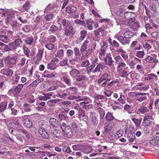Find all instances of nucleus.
Instances as JSON below:
<instances>
[{
    "instance_id": "f257e3e1",
    "label": "nucleus",
    "mask_w": 159,
    "mask_h": 159,
    "mask_svg": "<svg viewBox=\"0 0 159 159\" xmlns=\"http://www.w3.org/2000/svg\"><path fill=\"white\" fill-rule=\"evenodd\" d=\"M114 59L116 61V63L117 65L116 67L117 71H121V70L123 69L126 70L128 68V67H126V64L120 56L119 55L115 57Z\"/></svg>"
},
{
    "instance_id": "f03ea898",
    "label": "nucleus",
    "mask_w": 159,
    "mask_h": 159,
    "mask_svg": "<svg viewBox=\"0 0 159 159\" xmlns=\"http://www.w3.org/2000/svg\"><path fill=\"white\" fill-rule=\"evenodd\" d=\"M0 12H2V17L5 15L7 16L6 19V22L8 24L10 23L13 18L14 17L13 11L11 10H7L4 11L3 9H1L0 10Z\"/></svg>"
},
{
    "instance_id": "7ed1b4c3",
    "label": "nucleus",
    "mask_w": 159,
    "mask_h": 159,
    "mask_svg": "<svg viewBox=\"0 0 159 159\" xmlns=\"http://www.w3.org/2000/svg\"><path fill=\"white\" fill-rule=\"evenodd\" d=\"M59 60L57 58L54 57L51 61L50 63L47 66V68L50 70L55 69L57 67V64L58 63Z\"/></svg>"
},
{
    "instance_id": "20e7f679",
    "label": "nucleus",
    "mask_w": 159,
    "mask_h": 159,
    "mask_svg": "<svg viewBox=\"0 0 159 159\" xmlns=\"http://www.w3.org/2000/svg\"><path fill=\"white\" fill-rule=\"evenodd\" d=\"M120 32H119L118 34H116L115 36V38H116L122 44H128L129 43V40L127 38L125 37L124 36H120L118 34H120Z\"/></svg>"
},
{
    "instance_id": "39448f33",
    "label": "nucleus",
    "mask_w": 159,
    "mask_h": 159,
    "mask_svg": "<svg viewBox=\"0 0 159 159\" xmlns=\"http://www.w3.org/2000/svg\"><path fill=\"white\" fill-rule=\"evenodd\" d=\"M29 116L25 115L22 117L23 119V123L25 127L28 128H30L32 126V122L30 120L29 118Z\"/></svg>"
},
{
    "instance_id": "423d86ee",
    "label": "nucleus",
    "mask_w": 159,
    "mask_h": 159,
    "mask_svg": "<svg viewBox=\"0 0 159 159\" xmlns=\"http://www.w3.org/2000/svg\"><path fill=\"white\" fill-rule=\"evenodd\" d=\"M17 58V57L15 56L12 57H8L6 59L7 65L9 68H12L13 65L16 64Z\"/></svg>"
},
{
    "instance_id": "0eeeda50",
    "label": "nucleus",
    "mask_w": 159,
    "mask_h": 159,
    "mask_svg": "<svg viewBox=\"0 0 159 159\" xmlns=\"http://www.w3.org/2000/svg\"><path fill=\"white\" fill-rule=\"evenodd\" d=\"M64 135L67 138H70L73 136V132L70 127L67 126L63 130Z\"/></svg>"
},
{
    "instance_id": "6e6552de",
    "label": "nucleus",
    "mask_w": 159,
    "mask_h": 159,
    "mask_svg": "<svg viewBox=\"0 0 159 159\" xmlns=\"http://www.w3.org/2000/svg\"><path fill=\"white\" fill-rule=\"evenodd\" d=\"M39 134L43 138L48 139L49 137V135L48 133L46 131L45 129L40 126L38 130Z\"/></svg>"
},
{
    "instance_id": "1a4fd4ad",
    "label": "nucleus",
    "mask_w": 159,
    "mask_h": 159,
    "mask_svg": "<svg viewBox=\"0 0 159 159\" xmlns=\"http://www.w3.org/2000/svg\"><path fill=\"white\" fill-rule=\"evenodd\" d=\"M104 30V29L102 28H100L95 30L94 32V34L95 37H94L93 39L94 40L98 41L100 37V33H102Z\"/></svg>"
},
{
    "instance_id": "9d476101",
    "label": "nucleus",
    "mask_w": 159,
    "mask_h": 159,
    "mask_svg": "<svg viewBox=\"0 0 159 159\" xmlns=\"http://www.w3.org/2000/svg\"><path fill=\"white\" fill-rule=\"evenodd\" d=\"M113 123L112 122H106L104 125V130L105 132H108L113 128Z\"/></svg>"
},
{
    "instance_id": "9b49d317",
    "label": "nucleus",
    "mask_w": 159,
    "mask_h": 159,
    "mask_svg": "<svg viewBox=\"0 0 159 159\" xmlns=\"http://www.w3.org/2000/svg\"><path fill=\"white\" fill-rule=\"evenodd\" d=\"M96 45L95 43H94L92 44L91 46L90 47L85 51L84 57H87L93 51H94L96 49Z\"/></svg>"
},
{
    "instance_id": "f8f14e48",
    "label": "nucleus",
    "mask_w": 159,
    "mask_h": 159,
    "mask_svg": "<svg viewBox=\"0 0 159 159\" xmlns=\"http://www.w3.org/2000/svg\"><path fill=\"white\" fill-rule=\"evenodd\" d=\"M89 43V40H85L84 43L82 44L81 49H80V51L82 53V55H83V56L84 57V54L85 53V51H86L87 50L88 46Z\"/></svg>"
},
{
    "instance_id": "ddd939ff",
    "label": "nucleus",
    "mask_w": 159,
    "mask_h": 159,
    "mask_svg": "<svg viewBox=\"0 0 159 159\" xmlns=\"http://www.w3.org/2000/svg\"><path fill=\"white\" fill-rule=\"evenodd\" d=\"M152 120V118L151 116L147 115L145 116L144 118L143 122L146 126H149L153 124V123L150 120Z\"/></svg>"
},
{
    "instance_id": "4468645a",
    "label": "nucleus",
    "mask_w": 159,
    "mask_h": 159,
    "mask_svg": "<svg viewBox=\"0 0 159 159\" xmlns=\"http://www.w3.org/2000/svg\"><path fill=\"white\" fill-rule=\"evenodd\" d=\"M53 134L57 138H61L64 135L63 130L56 129L53 131Z\"/></svg>"
},
{
    "instance_id": "2eb2a0df",
    "label": "nucleus",
    "mask_w": 159,
    "mask_h": 159,
    "mask_svg": "<svg viewBox=\"0 0 159 159\" xmlns=\"http://www.w3.org/2000/svg\"><path fill=\"white\" fill-rule=\"evenodd\" d=\"M141 63L142 61L140 59L135 57L129 63V65L130 66L132 67L138 64H141Z\"/></svg>"
},
{
    "instance_id": "dca6fc26",
    "label": "nucleus",
    "mask_w": 159,
    "mask_h": 159,
    "mask_svg": "<svg viewBox=\"0 0 159 159\" xmlns=\"http://www.w3.org/2000/svg\"><path fill=\"white\" fill-rule=\"evenodd\" d=\"M123 30L124 31H125L123 35L126 38H130L131 37L134 35V33L131 31H129L128 28H124Z\"/></svg>"
},
{
    "instance_id": "f3484780",
    "label": "nucleus",
    "mask_w": 159,
    "mask_h": 159,
    "mask_svg": "<svg viewBox=\"0 0 159 159\" xmlns=\"http://www.w3.org/2000/svg\"><path fill=\"white\" fill-rule=\"evenodd\" d=\"M1 73L7 76H11L13 74V71L9 69H4L1 70Z\"/></svg>"
},
{
    "instance_id": "a211bd4d",
    "label": "nucleus",
    "mask_w": 159,
    "mask_h": 159,
    "mask_svg": "<svg viewBox=\"0 0 159 159\" xmlns=\"http://www.w3.org/2000/svg\"><path fill=\"white\" fill-rule=\"evenodd\" d=\"M106 65H108L109 66H111L114 62V61L112 60L111 57L109 56H107L104 59Z\"/></svg>"
},
{
    "instance_id": "6ab92c4d",
    "label": "nucleus",
    "mask_w": 159,
    "mask_h": 159,
    "mask_svg": "<svg viewBox=\"0 0 159 159\" xmlns=\"http://www.w3.org/2000/svg\"><path fill=\"white\" fill-rule=\"evenodd\" d=\"M145 60L148 63L154 62L155 64L158 62V61L155 58L153 57L150 55H148L147 57L145 58Z\"/></svg>"
},
{
    "instance_id": "aec40b11",
    "label": "nucleus",
    "mask_w": 159,
    "mask_h": 159,
    "mask_svg": "<svg viewBox=\"0 0 159 159\" xmlns=\"http://www.w3.org/2000/svg\"><path fill=\"white\" fill-rule=\"evenodd\" d=\"M49 122L50 125L52 127H56L59 125L58 121L54 118H50Z\"/></svg>"
},
{
    "instance_id": "412c9836",
    "label": "nucleus",
    "mask_w": 159,
    "mask_h": 159,
    "mask_svg": "<svg viewBox=\"0 0 159 159\" xmlns=\"http://www.w3.org/2000/svg\"><path fill=\"white\" fill-rule=\"evenodd\" d=\"M148 111V108L145 106H142L137 111L138 114H144Z\"/></svg>"
},
{
    "instance_id": "4be33fe9",
    "label": "nucleus",
    "mask_w": 159,
    "mask_h": 159,
    "mask_svg": "<svg viewBox=\"0 0 159 159\" xmlns=\"http://www.w3.org/2000/svg\"><path fill=\"white\" fill-rule=\"evenodd\" d=\"M60 75L63 76V78L65 83L68 85L70 86L71 84L70 80L68 78L67 76L66 75L65 73L61 72Z\"/></svg>"
},
{
    "instance_id": "5701e85b",
    "label": "nucleus",
    "mask_w": 159,
    "mask_h": 159,
    "mask_svg": "<svg viewBox=\"0 0 159 159\" xmlns=\"http://www.w3.org/2000/svg\"><path fill=\"white\" fill-rule=\"evenodd\" d=\"M76 10V7L71 6L66 7V12L68 13H74Z\"/></svg>"
},
{
    "instance_id": "b1692460",
    "label": "nucleus",
    "mask_w": 159,
    "mask_h": 159,
    "mask_svg": "<svg viewBox=\"0 0 159 159\" xmlns=\"http://www.w3.org/2000/svg\"><path fill=\"white\" fill-rule=\"evenodd\" d=\"M7 103V102H2L0 103V112L4 111L6 109Z\"/></svg>"
},
{
    "instance_id": "393cba45",
    "label": "nucleus",
    "mask_w": 159,
    "mask_h": 159,
    "mask_svg": "<svg viewBox=\"0 0 159 159\" xmlns=\"http://www.w3.org/2000/svg\"><path fill=\"white\" fill-rule=\"evenodd\" d=\"M73 28L72 26L67 27L65 31V34L66 36H69L73 33Z\"/></svg>"
},
{
    "instance_id": "a878e982",
    "label": "nucleus",
    "mask_w": 159,
    "mask_h": 159,
    "mask_svg": "<svg viewBox=\"0 0 159 159\" xmlns=\"http://www.w3.org/2000/svg\"><path fill=\"white\" fill-rule=\"evenodd\" d=\"M70 74L72 77H75L80 74L79 71L76 69H73L70 71Z\"/></svg>"
},
{
    "instance_id": "bb28decb",
    "label": "nucleus",
    "mask_w": 159,
    "mask_h": 159,
    "mask_svg": "<svg viewBox=\"0 0 159 159\" xmlns=\"http://www.w3.org/2000/svg\"><path fill=\"white\" fill-rule=\"evenodd\" d=\"M43 51L42 50H39L37 54V58L35 60L36 61L41 60L43 53Z\"/></svg>"
},
{
    "instance_id": "cd10ccee",
    "label": "nucleus",
    "mask_w": 159,
    "mask_h": 159,
    "mask_svg": "<svg viewBox=\"0 0 159 159\" xmlns=\"http://www.w3.org/2000/svg\"><path fill=\"white\" fill-rule=\"evenodd\" d=\"M43 18L41 16H37L35 19V22L37 25L39 24V25H42V23H43Z\"/></svg>"
},
{
    "instance_id": "c85d7f7f",
    "label": "nucleus",
    "mask_w": 159,
    "mask_h": 159,
    "mask_svg": "<svg viewBox=\"0 0 159 159\" xmlns=\"http://www.w3.org/2000/svg\"><path fill=\"white\" fill-rule=\"evenodd\" d=\"M106 119L108 121H111L114 119V117L113 116L112 114L110 112L107 113L105 116Z\"/></svg>"
},
{
    "instance_id": "c756f323",
    "label": "nucleus",
    "mask_w": 159,
    "mask_h": 159,
    "mask_svg": "<svg viewBox=\"0 0 159 159\" xmlns=\"http://www.w3.org/2000/svg\"><path fill=\"white\" fill-rule=\"evenodd\" d=\"M0 40L6 43L9 42V39L6 35H0Z\"/></svg>"
},
{
    "instance_id": "7c9ffc66",
    "label": "nucleus",
    "mask_w": 159,
    "mask_h": 159,
    "mask_svg": "<svg viewBox=\"0 0 159 159\" xmlns=\"http://www.w3.org/2000/svg\"><path fill=\"white\" fill-rule=\"evenodd\" d=\"M144 51H137L135 53V56L139 58H143L145 55Z\"/></svg>"
},
{
    "instance_id": "2f4dec72",
    "label": "nucleus",
    "mask_w": 159,
    "mask_h": 159,
    "mask_svg": "<svg viewBox=\"0 0 159 159\" xmlns=\"http://www.w3.org/2000/svg\"><path fill=\"white\" fill-rule=\"evenodd\" d=\"M64 54V51L62 49H59L57 51L55 56L59 58L62 57H63Z\"/></svg>"
},
{
    "instance_id": "473e14b6",
    "label": "nucleus",
    "mask_w": 159,
    "mask_h": 159,
    "mask_svg": "<svg viewBox=\"0 0 159 159\" xmlns=\"http://www.w3.org/2000/svg\"><path fill=\"white\" fill-rule=\"evenodd\" d=\"M31 105L29 104L25 103L23 107V109L25 111L27 112H29L31 110Z\"/></svg>"
},
{
    "instance_id": "72a5a7b5",
    "label": "nucleus",
    "mask_w": 159,
    "mask_h": 159,
    "mask_svg": "<svg viewBox=\"0 0 159 159\" xmlns=\"http://www.w3.org/2000/svg\"><path fill=\"white\" fill-rule=\"evenodd\" d=\"M103 69V66L100 63H99L97 65L95 68L93 70V72L94 73L97 72H100L101 70H102Z\"/></svg>"
},
{
    "instance_id": "f704fd0d",
    "label": "nucleus",
    "mask_w": 159,
    "mask_h": 159,
    "mask_svg": "<svg viewBox=\"0 0 159 159\" xmlns=\"http://www.w3.org/2000/svg\"><path fill=\"white\" fill-rule=\"evenodd\" d=\"M45 95H46L45 93H43V96H39L38 98L39 100L40 101H46L48 99H50V98H48V97L47 96Z\"/></svg>"
},
{
    "instance_id": "c9c22d12",
    "label": "nucleus",
    "mask_w": 159,
    "mask_h": 159,
    "mask_svg": "<svg viewBox=\"0 0 159 159\" xmlns=\"http://www.w3.org/2000/svg\"><path fill=\"white\" fill-rule=\"evenodd\" d=\"M76 90V89L75 87H70L68 89H66L63 91L64 92H66L67 93H69V95L70 94V93H71V91H72L73 92H75Z\"/></svg>"
},
{
    "instance_id": "e433bc0d",
    "label": "nucleus",
    "mask_w": 159,
    "mask_h": 159,
    "mask_svg": "<svg viewBox=\"0 0 159 159\" xmlns=\"http://www.w3.org/2000/svg\"><path fill=\"white\" fill-rule=\"evenodd\" d=\"M23 87V84H20L18 85L15 89V92L16 93H19Z\"/></svg>"
},
{
    "instance_id": "4c0bfd02",
    "label": "nucleus",
    "mask_w": 159,
    "mask_h": 159,
    "mask_svg": "<svg viewBox=\"0 0 159 159\" xmlns=\"http://www.w3.org/2000/svg\"><path fill=\"white\" fill-rule=\"evenodd\" d=\"M125 70H121V71H117L119 73L120 75L122 77H125L127 75V72Z\"/></svg>"
},
{
    "instance_id": "58836bf2",
    "label": "nucleus",
    "mask_w": 159,
    "mask_h": 159,
    "mask_svg": "<svg viewBox=\"0 0 159 159\" xmlns=\"http://www.w3.org/2000/svg\"><path fill=\"white\" fill-rule=\"evenodd\" d=\"M9 46L10 50H15L17 48V46L14 42L9 43Z\"/></svg>"
},
{
    "instance_id": "ea45409f",
    "label": "nucleus",
    "mask_w": 159,
    "mask_h": 159,
    "mask_svg": "<svg viewBox=\"0 0 159 159\" xmlns=\"http://www.w3.org/2000/svg\"><path fill=\"white\" fill-rule=\"evenodd\" d=\"M14 42L15 43L17 47H21L22 46L23 42L20 39H16Z\"/></svg>"
},
{
    "instance_id": "a19ab883",
    "label": "nucleus",
    "mask_w": 159,
    "mask_h": 159,
    "mask_svg": "<svg viewBox=\"0 0 159 159\" xmlns=\"http://www.w3.org/2000/svg\"><path fill=\"white\" fill-rule=\"evenodd\" d=\"M156 76H157L154 74H148V75L147 76L145 77V80H152L154 79L153 77Z\"/></svg>"
},
{
    "instance_id": "79ce46f5",
    "label": "nucleus",
    "mask_w": 159,
    "mask_h": 159,
    "mask_svg": "<svg viewBox=\"0 0 159 159\" xmlns=\"http://www.w3.org/2000/svg\"><path fill=\"white\" fill-rule=\"evenodd\" d=\"M45 47L49 50H51L54 49V45L51 43H47L45 44Z\"/></svg>"
},
{
    "instance_id": "37998d69",
    "label": "nucleus",
    "mask_w": 159,
    "mask_h": 159,
    "mask_svg": "<svg viewBox=\"0 0 159 159\" xmlns=\"http://www.w3.org/2000/svg\"><path fill=\"white\" fill-rule=\"evenodd\" d=\"M132 120L136 124V127H139V126L141 122L140 120L133 118L132 119Z\"/></svg>"
},
{
    "instance_id": "c03bdc74",
    "label": "nucleus",
    "mask_w": 159,
    "mask_h": 159,
    "mask_svg": "<svg viewBox=\"0 0 159 159\" xmlns=\"http://www.w3.org/2000/svg\"><path fill=\"white\" fill-rule=\"evenodd\" d=\"M61 66L63 67L64 66L67 65L68 64V60L67 59H64L61 61L59 63Z\"/></svg>"
},
{
    "instance_id": "a18cd8bd",
    "label": "nucleus",
    "mask_w": 159,
    "mask_h": 159,
    "mask_svg": "<svg viewBox=\"0 0 159 159\" xmlns=\"http://www.w3.org/2000/svg\"><path fill=\"white\" fill-rule=\"evenodd\" d=\"M80 39L81 40H83L87 35L86 31L84 30H82L80 32Z\"/></svg>"
},
{
    "instance_id": "49530a36",
    "label": "nucleus",
    "mask_w": 159,
    "mask_h": 159,
    "mask_svg": "<svg viewBox=\"0 0 159 159\" xmlns=\"http://www.w3.org/2000/svg\"><path fill=\"white\" fill-rule=\"evenodd\" d=\"M53 17V15L52 14H49L45 16V18L47 21H49L52 20Z\"/></svg>"
},
{
    "instance_id": "de8ad7c7",
    "label": "nucleus",
    "mask_w": 159,
    "mask_h": 159,
    "mask_svg": "<svg viewBox=\"0 0 159 159\" xmlns=\"http://www.w3.org/2000/svg\"><path fill=\"white\" fill-rule=\"evenodd\" d=\"M143 48L147 50H150L152 48V46L147 43H145L143 44Z\"/></svg>"
},
{
    "instance_id": "09e8293b",
    "label": "nucleus",
    "mask_w": 159,
    "mask_h": 159,
    "mask_svg": "<svg viewBox=\"0 0 159 159\" xmlns=\"http://www.w3.org/2000/svg\"><path fill=\"white\" fill-rule=\"evenodd\" d=\"M86 78L85 75H80L77 76L76 80L78 81H80L85 79Z\"/></svg>"
},
{
    "instance_id": "8fccbe9b",
    "label": "nucleus",
    "mask_w": 159,
    "mask_h": 159,
    "mask_svg": "<svg viewBox=\"0 0 159 159\" xmlns=\"http://www.w3.org/2000/svg\"><path fill=\"white\" fill-rule=\"evenodd\" d=\"M30 7V3L28 2H26L23 5V8L24 10L25 11L28 10Z\"/></svg>"
},
{
    "instance_id": "3c124183",
    "label": "nucleus",
    "mask_w": 159,
    "mask_h": 159,
    "mask_svg": "<svg viewBox=\"0 0 159 159\" xmlns=\"http://www.w3.org/2000/svg\"><path fill=\"white\" fill-rule=\"evenodd\" d=\"M25 41L26 44L30 45L33 42V39L32 37H29L25 39Z\"/></svg>"
},
{
    "instance_id": "603ef678",
    "label": "nucleus",
    "mask_w": 159,
    "mask_h": 159,
    "mask_svg": "<svg viewBox=\"0 0 159 159\" xmlns=\"http://www.w3.org/2000/svg\"><path fill=\"white\" fill-rule=\"evenodd\" d=\"M112 93L113 92L111 90H106V91L104 92L103 94L107 97H109L111 95Z\"/></svg>"
},
{
    "instance_id": "864d4df0",
    "label": "nucleus",
    "mask_w": 159,
    "mask_h": 159,
    "mask_svg": "<svg viewBox=\"0 0 159 159\" xmlns=\"http://www.w3.org/2000/svg\"><path fill=\"white\" fill-rule=\"evenodd\" d=\"M22 30L25 32H29L30 31V27L29 25H25L22 28Z\"/></svg>"
},
{
    "instance_id": "5fc2aeb1",
    "label": "nucleus",
    "mask_w": 159,
    "mask_h": 159,
    "mask_svg": "<svg viewBox=\"0 0 159 159\" xmlns=\"http://www.w3.org/2000/svg\"><path fill=\"white\" fill-rule=\"evenodd\" d=\"M135 21V19L133 18H131L128 20V25H129L130 26H132L133 25V23Z\"/></svg>"
},
{
    "instance_id": "6e6d98bb",
    "label": "nucleus",
    "mask_w": 159,
    "mask_h": 159,
    "mask_svg": "<svg viewBox=\"0 0 159 159\" xmlns=\"http://www.w3.org/2000/svg\"><path fill=\"white\" fill-rule=\"evenodd\" d=\"M60 99L59 98H57L54 99L50 100H48L47 102V104H49L50 103H56L60 101Z\"/></svg>"
},
{
    "instance_id": "4d7b16f0",
    "label": "nucleus",
    "mask_w": 159,
    "mask_h": 159,
    "mask_svg": "<svg viewBox=\"0 0 159 159\" xmlns=\"http://www.w3.org/2000/svg\"><path fill=\"white\" fill-rule=\"evenodd\" d=\"M23 49L24 54H25L27 57H29L30 53L29 49L26 47H24Z\"/></svg>"
},
{
    "instance_id": "13d9d810",
    "label": "nucleus",
    "mask_w": 159,
    "mask_h": 159,
    "mask_svg": "<svg viewBox=\"0 0 159 159\" xmlns=\"http://www.w3.org/2000/svg\"><path fill=\"white\" fill-rule=\"evenodd\" d=\"M88 101H90V99L87 97H82L77 100V102Z\"/></svg>"
},
{
    "instance_id": "bf43d9fd",
    "label": "nucleus",
    "mask_w": 159,
    "mask_h": 159,
    "mask_svg": "<svg viewBox=\"0 0 159 159\" xmlns=\"http://www.w3.org/2000/svg\"><path fill=\"white\" fill-rule=\"evenodd\" d=\"M58 117L61 120H66L68 119L67 116L62 114H59Z\"/></svg>"
},
{
    "instance_id": "052dcab7",
    "label": "nucleus",
    "mask_w": 159,
    "mask_h": 159,
    "mask_svg": "<svg viewBox=\"0 0 159 159\" xmlns=\"http://www.w3.org/2000/svg\"><path fill=\"white\" fill-rule=\"evenodd\" d=\"M43 77L45 78H51L52 77H54L55 75L53 73H51L49 72L48 74H46V75H43Z\"/></svg>"
},
{
    "instance_id": "680f3d73",
    "label": "nucleus",
    "mask_w": 159,
    "mask_h": 159,
    "mask_svg": "<svg viewBox=\"0 0 159 159\" xmlns=\"http://www.w3.org/2000/svg\"><path fill=\"white\" fill-rule=\"evenodd\" d=\"M58 29L57 26L54 25H52L50 27L49 31L52 32L56 31Z\"/></svg>"
},
{
    "instance_id": "e2e57ef3",
    "label": "nucleus",
    "mask_w": 159,
    "mask_h": 159,
    "mask_svg": "<svg viewBox=\"0 0 159 159\" xmlns=\"http://www.w3.org/2000/svg\"><path fill=\"white\" fill-rule=\"evenodd\" d=\"M145 27L146 29V32L147 33H149L148 32V30L150 29H152V27L148 23L146 24L145 25Z\"/></svg>"
},
{
    "instance_id": "0e129e2a",
    "label": "nucleus",
    "mask_w": 159,
    "mask_h": 159,
    "mask_svg": "<svg viewBox=\"0 0 159 159\" xmlns=\"http://www.w3.org/2000/svg\"><path fill=\"white\" fill-rule=\"evenodd\" d=\"M125 154L129 157H133L135 155V153L130 151H126Z\"/></svg>"
},
{
    "instance_id": "69168bd1",
    "label": "nucleus",
    "mask_w": 159,
    "mask_h": 159,
    "mask_svg": "<svg viewBox=\"0 0 159 159\" xmlns=\"http://www.w3.org/2000/svg\"><path fill=\"white\" fill-rule=\"evenodd\" d=\"M85 116V113L84 111L81 109L80 110L79 114V116L80 118L84 117Z\"/></svg>"
},
{
    "instance_id": "338daca9",
    "label": "nucleus",
    "mask_w": 159,
    "mask_h": 159,
    "mask_svg": "<svg viewBox=\"0 0 159 159\" xmlns=\"http://www.w3.org/2000/svg\"><path fill=\"white\" fill-rule=\"evenodd\" d=\"M17 19L18 20H19L22 23H26L27 22V20L24 18H23L20 16L19 17L17 18Z\"/></svg>"
},
{
    "instance_id": "774afa93",
    "label": "nucleus",
    "mask_w": 159,
    "mask_h": 159,
    "mask_svg": "<svg viewBox=\"0 0 159 159\" xmlns=\"http://www.w3.org/2000/svg\"><path fill=\"white\" fill-rule=\"evenodd\" d=\"M153 137L155 140L157 141L159 140V132H156Z\"/></svg>"
}]
</instances>
